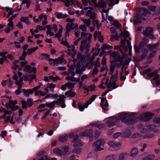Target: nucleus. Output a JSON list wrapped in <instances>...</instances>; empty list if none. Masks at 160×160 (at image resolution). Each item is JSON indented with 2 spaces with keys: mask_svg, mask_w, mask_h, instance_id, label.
Here are the masks:
<instances>
[{
  "mask_svg": "<svg viewBox=\"0 0 160 160\" xmlns=\"http://www.w3.org/2000/svg\"><path fill=\"white\" fill-rule=\"evenodd\" d=\"M121 44L119 45H115L114 49L120 51L122 54V57L120 56L119 54L117 52H114L110 54V56L112 57L115 60L120 62L121 64L128 65L130 62L131 58L128 57V55L125 54V52L127 51V49L124 41L122 40L121 41Z\"/></svg>",
  "mask_w": 160,
  "mask_h": 160,
  "instance_id": "f257e3e1",
  "label": "nucleus"
},
{
  "mask_svg": "<svg viewBox=\"0 0 160 160\" xmlns=\"http://www.w3.org/2000/svg\"><path fill=\"white\" fill-rule=\"evenodd\" d=\"M92 37V34L89 33L87 38L82 41L80 46V49L81 51H83L84 49L86 50L87 52L88 51L90 47V43Z\"/></svg>",
  "mask_w": 160,
  "mask_h": 160,
  "instance_id": "f03ea898",
  "label": "nucleus"
},
{
  "mask_svg": "<svg viewBox=\"0 0 160 160\" xmlns=\"http://www.w3.org/2000/svg\"><path fill=\"white\" fill-rule=\"evenodd\" d=\"M118 71L116 70V73L113 75L112 76L108 84V80L107 79L105 82V84L108 88H111L112 89H114L118 87H115L116 82L118 78Z\"/></svg>",
  "mask_w": 160,
  "mask_h": 160,
  "instance_id": "7ed1b4c3",
  "label": "nucleus"
},
{
  "mask_svg": "<svg viewBox=\"0 0 160 160\" xmlns=\"http://www.w3.org/2000/svg\"><path fill=\"white\" fill-rule=\"evenodd\" d=\"M105 143V142L104 140L100 138L93 143L92 146L94 148V150L95 151H100L103 150V149L102 147L104 145Z\"/></svg>",
  "mask_w": 160,
  "mask_h": 160,
  "instance_id": "20e7f679",
  "label": "nucleus"
},
{
  "mask_svg": "<svg viewBox=\"0 0 160 160\" xmlns=\"http://www.w3.org/2000/svg\"><path fill=\"white\" fill-rule=\"evenodd\" d=\"M155 128L156 126L154 125H151L143 127L142 125L140 124L138 126V128L139 132L142 133H146L148 131L150 130H152Z\"/></svg>",
  "mask_w": 160,
  "mask_h": 160,
  "instance_id": "39448f33",
  "label": "nucleus"
},
{
  "mask_svg": "<svg viewBox=\"0 0 160 160\" xmlns=\"http://www.w3.org/2000/svg\"><path fill=\"white\" fill-rule=\"evenodd\" d=\"M96 96L95 95H93L90 98L89 100L87 101L84 104L82 105L79 104L78 105V108L80 111H82L85 108H87L88 106L91 104L95 99Z\"/></svg>",
  "mask_w": 160,
  "mask_h": 160,
  "instance_id": "423d86ee",
  "label": "nucleus"
},
{
  "mask_svg": "<svg viewBox=\"0 0 160 160\" xmlns=\"http://www.w3.org/2000/svg\"><path fill=\"white\" fill-rule=\"evenodd\" d=\"M82 55L81 53H79L78 54L77 56V59L78 60H80V61L78 62L76 66V73L77 74H79L80 75H81L82 73V71L81 69V66L82 65V63L81 61H82Z\"/></svg>",
  "mask_w": 160,
  "mask_h": 160,
  "instance_id": "0eeeda50",
  "label": "nucleus"
},
{
  "mask_svg": "<svg viewBox=\"0 0 160 160\" xmlns=\"http://www.w3.org/2000/svg\"><path fill=\"white\" fill-rule=\"evenodd\" d=\"M153 29L151 27H147L143 30L142 34L145 36L148 37L149 38L154 39L155 38L154 36L152 35L153 33Z\"/></svg>",
  "mask_w": 160,
  "mask_h": 160,
  "instance_id": "6e6552de",
  "label": "nucleus"
},
{
  "mask_svg": "<svg viewBox=\"0 0 160 160\" xmlns=\"http://www.w3.org/2000/svg\"><path fill=\"white\" fill-rule=\"evenodd\" d=\"M17 103L16 100L12 101L10 100L9 103H6V106L8 108H10L12 111H16L19 108L18 106H16Z\"/></svg>",
  "mask_w": 160,
  "mask_h": 160,
  "instance_id": "1a4fd4ad",
  "label": "nucleus"
},
{
  "mask_svg": "<svg viewBox=\"0 0 160 160\" xmlns=\"http://www.w3.org/2000/svg\"><path fill=\"white\" fill-rule=\"evenodd\" d=\"M119 120L116 117H111L107 119L106 124L108 127H111L114 126Z\"/></svg>",
  "mask_w": 160,
  "mask_h": 160,
  "instance_id": "9d476101",
  "label": "nucleus"
},
{
  "mask_svg": "<svg viewBox=\"0 0 160 160\" xmlns=\"http://www.w3.org/2000/svg\"><path fill=\"white\" fill-rule=\"evenodd\" d=\"M152 113L147 112L141 115L139 118L140 119L143 121H146L151 119L153 116Z\"/></svg>",
  "mask_w": 160,
  "mask_h": 160,
  "instance_id": "9b49d317",
  "label": "nucleus"
},
{
  "mask_svg": "<svg viewBox=\"0 0 160 160\" xmlns=\"http://www.w3.org/2000/svg\"><path fill=\"white\" fill-rule=\"evenodd\" d=\"M93 3L96 8H104L106 4L105 0H99L98 4L97 3L96 1H94Z\"/></svg>",
  "mask_w": 160,
  "mask_h": 160,
  "instance_id": "f8f14e48",
  "label": "nucleus"
},
{
  "mask_svg": "<svg viewBox=\"0 0 160 160\" xmlns=\"http://www.w3.org/2000/svg\"><path fill=\"white\" fill-rule=\"evenodd\" d=\"M118 118L122 122H126L129 118V116L128 114L122 112L118 115Z\"/></svg>",
  "mask_w": 160,
  "mask_h": 160,
  "instance_id": "ddd939ff",
  "label": "nucleus"
},
{
  "mask_svg": "<svg viewBox=\"0 0 160 160\" xmlns=\"http://www.w3.org/2000/svg\"><path fill=\"white\" fill-rule=\"evenodd\" d=\"M65 97L64 95H60L59 98L57 100L58 101V103H57L58 105H61V106L62 108H64L65 107L66 105L64 103V99Z\"/></svg>",
  "mask_w": 160,
  "mask_h": 160,
  "instance_id": "4468645a",
  "label": "nucleus"
},
{
  "mask_svg": "<svg viewBox=\"0 0 160 160\" xmlns=\"http://www.w3.org/2000/svg\"><path fill=\"white\" fill-rule=\"evenodd\" d=\"M75 84L71 82L66 83L64 85H62L61 87V89L62 90H65L67 88H68L69 90H72V89L74 88Z\"/></svg>",
  "mask_w": 160,
  "mask_h": 160,
  "instance_id": "2eb2a0df",
  "label": "nucleus"
},
{
  "mask_svg": "<svg viewBox=\"0 0 160 160\" xmlns=\"http://www.w3.org/2000/svg\"><path fill=\"white\" fill-rule=\"evenodd\" d=\"M56 85L52 83H48L47 85V86L44 89L45 92L47 93L49 91L51 92H53L54 89L55 88Z\"/></svg>",
  "mask_w": 160,
  "mask_h": 160,
  "instance_id": "dca6fc26",
  "label": "nucleus"
},
{
  "mask_svg": "<svg viewBox=\"0 0 160 160\" xmlns=\"http://www.w3.org/2000/svg\"><path fill=\"white\" fill-rule=\"evenodd\" d=\"M100 106L104 110H106L107 109V108L108 106V102L105 98H101Z\"/></svg>",
  "mask_w": 160,
  "mask_h": 160,
  "instance_id": "f3484780",
  "label": "nucleus"
},
{
  "mask_svg": "<svg viewBox=\"0 0 160 160\" xmlns=\"http://www.w3.org/2000/svg\"><path fill=\"white\" fill-rule=\"evenodd\" d=\"M24 71L28 73H35L36 72V69L35 67L31 68L30 65H27L25 67Z\"/></svg>",
  "mask_w": 160,
  "mask_h": 160,
  "instance_id": "a211bd4d",
  "label": "nucleus"
},
{
  "mask_svg": "<svg viewBox=\"0 0 160 160\" xmlns=\"http://www.w3.org/2000/svg\"><path fill=\"white\" fill-rule=\"evenodd\" d=\"M64 55H62L61 57H59L58 58L56 59V65L60 64H65L66 63V61L64 58Z\"/></svg>",
  "mask_w": 160,
  "mask_h": 160,
  "instance_id": "6ab92c4d",
  "label": "nucleus"
},
{
  "mask_svg": "<svg viewBox=\"0 0 160 160\" xmlns=\"http://www.w3.org/2000/svg\"><path fill=\"white\" fill-rule=\"evenodd\" d=\"M98 37L99 40L101 42H103V37L102 33L98 31L95 32L94 34V38L95 40L97 39V37Z\"/></svg>",
  "mask_w": 160,
  "mask_h": 160,
  "instance_id": "aec40b11",
  "label": "nucleus"
},
{
  "mask_svg": "<svg viewBox=\"0 0 160 160\" xmlns=\"http://www.w3.org/2000/svg\"><path fill=\"white\" fill-rule=\"evenodd\" d=\"M38 19H39V21H41L43 19H44L42 22V23L43 25H46L47 24V17L46 15H44L43 14H42L39 16Z\"/></svg>",
  "mask_w": 160,
  "mask_h": 160,
  "instance_id": "412c9836",
  "label": "nucleus"
},
{
  "mask_svg": "<svg viewBox=\"0 0 160 160\" xmlns=\"http://www.w3.org/2000/svg\"><path fill=\"white\" fill-rule=\"evenodd\" d=\"M138 149L136 147L132 148L130 153V155L131 157H134L138 154Z\"/></svg>",
  "mask_w": 160,
  "mask_h": 160,
  "instance_id": "4be33fe9",
  "label": "nucleus"
},
{
  "mask_svg": "<svg viewBox=\"0 0 160 160\" xmlns=\"http://www.w3.org/2000/svg\"><path fill=\"white\" fill-rule=\"evenodd\" d=\"M0 112H4V114L1 117V118H5L6 116H7V115H10L12 113L11 111H8L5 109L2 108V107H1V108H0Z\"/></svg>",
  "mask_w": 160,
  "mask_h": 160,
  "instance_id": "5701e85b",
  "label": "nucleus"
},
{
  "mask_svg": "<svg viewBox=\"0 0 160 160\" xmlns=\"http://www.w3.org/2000/svg\"><path fill=\"white\" fill-rule=\"evenodd\" d=\"M92 9H88L86 14V16L89 17L90 18L94 19L95 18V13L92 12Z\"/></svg>",
  "mask_w": 160,
  "mask_h": 160,
  "instance_id": "b1692460",
  "label": "nucleus"
},
{
  "mask_svg": "<svg viewBox=\"0 0 160 160\" xmlns=\"http://www.w3.org/2000/svg\"><path fill=\"white\" fill-rule=\"evenodd\" d=\"M58 102L57 100H55L50 102H46V105L48 108L51 109L54 107L55 104H57V103H58Z\"/></svg>",
  "mask_w": 160,
  "mask_h": 160,
  "instance_id": "393cba45",
  "label": "nucleus"
},
{
  "mask_svg": "<svg viewBox=\"0 0 160 160\" xmlns=\"http://www.w3.org/2000/svg\"><path fill=\"white\" fill-rule=\"evenodd\" d=\"M22 91L24 93V95L26 97H29L30 94H32L34 92L32 88L27 90L24 89H22Z\"/></svg>",
  "mask_w": 160,
  "mask_h": 160,
  "instance_id": "a878e982",
  "label": "nucleus"
},
{
  "mask_svg": "<svg viewBox=\"0 0 160 160\" xmlns=\"http://www.w3.org/2000/svg\"><path fill=\"white\" fill-rule=\"evenodd\" d=\"M5 117L6 118H5V121L6 122H9L12 124H14L15 123V122L13 120L14 118V116L10 118L9 115H7V116H6Z\"/></svg>",
  "mask_w": 160,
  "mask_h": 160,
  "instance_id": "bb28decb",
  "label": "nucleus"
},
{
  "mask_svg": "<svg viewBox=\"0 0 160 160\" xmlns=\"http://www.w3.org/2000/svg\"><path fill=\"white\" fill-rule=\"evenodd\" d=\"M66 28L67 31L66 32V33L67 34L68 33V32L70 30L73 29L75 28L74 24L73 23H68L67 24Z\"/></svg>",
  "mask_w": 160,
  "mask_h": 160,
  "instance_id": "cd10ccee",
  "label": "nucleus"
},
{
  "mask_svg": "<svg viewBox=\"0 0 160 160\" xmlns=\"http://www.w3.org/2000/svg\"><path fill=\"white\" fill-rule=\"evenodd\" d=\"M6 9L7 10V12H8L7 18H8L11 15H12L15 12L14 10H12V9L9 7H6Z\"/></svg>",
  "mask_w": 160,
  "mask_h": 160,
  "instance_id": "c85d7f7f",
  "label": "nucleus"
},
{
  "mask_svg": "<svg viewBox=\"0 0 160 160\" xmlns=\"http://www.w3.org/2000/svg\"><path fill=\"white\" fill-rule=\"evenodd\" d=\"M23 78L22 77H20L18 80H17L16 82V84L18 86V88H21L23 85L22 81Z\"/></svg>",
  "mask_w": 160,
  "mask_h": 160,
  "instance_id": "c756f323",
  "label": "nucleus"
},
{
  "mask_svg": "<svg viewBox=\"0 0 160 160\" xmlns=\"http://www.w3.org/2000/svg\"><path fill=\"white\" fill-rule=\"evenodd\" d=\"M53 151L54 153L57 155L62 156L63 154V153L62 151L58 148L54 149Z\"/></svg>",
  "mask_w": 160,
  "mask_h": 160,
  "instance_id": "7c9ffc66",
  "label": "nucleus"
},
{
  "mask_svg": "<svg viewBox=\"0 0 160 160\" xmlns=\"http://www.w3.org/2000/svg\"><path fill=\"white\" fill-rule=\"evenodd\" d=\"M128 153L126 152H122L118 156V160H125L127 157Z\"/></svg>",
  "mask_w": 160,
  "mask_h": 160,
  "instance_id": "2f4dec72",
  "label": "nucleus"
},
{
  "mask_svg": "<svg viewBox=\"0 0 160 160\" xmlns=\"http://www.w3.org/2000/svg\"><path fill=\"white\" fill-rule=\"evenodd\" d=\"M117 157L115 155L111 154L106 156L105 158V160H116Z\"/></svg>",
  "mask_w": 160,
  "mask_h": 160,
  "instance_id": "473e14b6",
  "label": "nucleus"
},
{
  "mask_svg": "<svg viewBox=\"0 0 160 160\" xmlns=\"http://www.w3.org/2000/svg\"><path fill=\"white\" fill-rule=\"evenodd\" d=\"M47 94L46 92H43L41 90L36 91L34 95L35 96H43Z\"/></svg>",
  "mask_w": 160,
  "mask_h": 160,
  "instance_id": "72a5a7b5",
  "label": "nucleus"
},
{
  "mask_svg": "<svg viewBox=\"0 0 160 160\" xmlns=\"http://www.w3.org/2000/svg\"><path fill=\"white\" fill-rule=\"evenodd\" d=\"M50 56L46 53H42L39 57V58L41 60L45 59L48 60L49 59Z\"/></svg>",
  "mask_w": 160,
  "mask_h": 160,
  "instance_id": "f704fd0d",
  "label": "nucleus"
},
{
  "mask_svg": "<svg viewBox=\"0 0 160 160\" xmlns=\"http://www.w3.org/2000/svg\"><path fill=\"white\" fill-rule=\"evenodd\" d=\"M65 95L67 97H72L75 96V93L74 92H72V90H69V91H67L65 92Z\"/></svg>",
  "mask_w": 160,
  "mask_h": 160,
  "instance_id": "c9c22d12",
  "label": "nucleus"
},
{
  "mask_svg": "<svg viewBox=\"0 0 160 160\" xmlns=\"http://www.w3.org/2000/svg\"><path fill=\"white\" fill-rule=\"evenodd\" d=\"M80 19L81 20L83 21L84 23L85 24L87 25V26L88 27H89L91 24V22L89 19H85L82 18H80Z\"/></svg>",
  "mask_w": 160,
  "mask_h": 160,
  "instance_id": "e433bc0d",
  "label": "nucleus"
},
{
  "mask_svg": "<svg viewBox=\"0 0 160 160\" xmlns=\"http://www.w3.org/2000/svg\"><path fill=\"white\" fill-rule=\"evenodd\" d=\"M112 48V47L107 44H104L101 47V49L103 50L111 49Z\"/></svg>",
  "mask_w": 160,
  "mask_h": 160,
  "instance_id": "4c0bfd02",
  "label": "nucleus"
},
{
  "mask_svg": "<svg viewBox=\"0 0 160 160\" xmlns=\"http://www.w3.org/2000/svg\"><path fill=\"white\" fill-rule=\"evenodd\" d=\"M158 46V43H156L154 45L150 44L148 46V48L150 50H152L156 48Z\"/></svg>",
  "mask_w": 160,
  "mask_h": 160,
  "instance_id": "58836bf2",
  "label": "nucleus"
},
{
  "mask_svg": "<svg viewBox=\"0 0 160 160\" xmlns=\"http://www.w3.org/2000/svg\"><path fill=\"white\" fill-rule=\"evenodd\" d=\"M32 3V2L30 0H23L20 6L21 7L22 4H26L27 7L28 8Z\"/></svg>",
  "mask_w": 160,
  "mask_h": 160,
  "instance_id": "ea45409f",
  "label": "nucleus"
},
{
  "mask_svg": "<svg viewBox=\"0 0 160 160\" xmlns=\"http://www.w3.org/2000/svg\"><path fill=\"white\" fill-rule=\"evenodd\" d=\"M21 22H24L25 23L28 25L30 24V22L29 21L28 17H22L20 18Z\"/></svg>",
  "mask_w": 160,
  "mask_h": 160,
  "instance_id": "a19ab883",
  "label": "nucleus"
},
{
  "mask_svg": "<svg viewBox=\"0 0 160 160\" xmlns=\"http://www.w3.org/2000/svg\"><path fill=\"white\" fill-rule=\"evenodd\" d=\"M110 25H113L117 28H119L121 26V24L117 21H114L112 23H110Z\"/></svg>",
  "mask_w": 160,
  "mask_h": 160,
  "instance_id": "79ce46f5",
  "label": "nucleus"
},
{
  "mask_svg": "<svg viewBox=\"0 0 160 160\" xmlns=\"http://www.w3.org/2000/svg\"><path fill=\"white\" fill-rule=\"evenodd\" d=\"M68 137V136L67 135L60 136L59 138V140L61 142H64L67 140Z\"/></svg>",
  "mask_w": 160,
  "mask_h": 160,
  "instance_id": "37998d69",
  "label": "nucleus"
},
{
  "mask_svg": "<svg viewBox=\"0 0 160 160\" xmlns=\"http://www.w3.org/2000/svg\"><path fill=\"white\" fill-rule=\"evenodd\" d=\"M68 48V51L69 52V53H70V52L72 51V52L75 53V46L74 45H72L71 46H69L67 47Z\"/></svg>",
  "mask_w": 160,
  "mask_h": 160,
  "instance_id": "c03bdc74",
  "label": "nucleus"
},
{
  "mask_svg": "<svg viewBox=\"0 0 160 160\" xmlns=\"http://www.w3.org/2000/svg\"><path fill=\"white\" fill-rule=\"evenodd\" d=\"M56 17L58 18H65L66 17L68 16V15L66 14L63 15L61 13H56Z\"/></svg>",
  "mask_w": 160,
  "mask_h": 160,
  "instance_id": "a18cd8bd",
  "label": "nucleus"
},
{
  "mask_svg": "<svg viewBox=\"0 0 160 160\" xmlns=\"http://www.w3.org/2000/svg\"><path fill=\"white\" fill-rule=\"evenodd\" d=\"M131 134V133L129 130L125 132L123 135V138H127L129 137Z\"/></svg>",
  "mask_w": 160,
  "mask_h": 160,
  "instance_id": "49530a36",
  "label": "nucleus"
},
{
  "mask_svg": "<svg viewBox=\"0 0 160 160\" xmlns=\"http://www.w3.org/2000/svg\"><path fill=\"white\" fill-rule=\"evenodd\" d=\"M155 158V156L153 155H148L143 158V160H153Z\"/></svg>",
  "mask_w": 160,
  "mask_h": 160,
  "instance_id": "de8ad7c7",
  "label": "nucleus"
},
{
  "mask_svg": "<svg viewBox=\"0 0 160 160\" xmlns=\"http://www.w3.org/2000/svg\"><path fill=\"white\" fill-rule=\"evenodd\" d=\"M95 89V86L94 85H91L89 86L86 89L87 91H94Z\"/></svg>",
  "mask_w": 160,
  "mask_h": 160,
  "instance_id": "09e8293b",
  "label": "nucleus"
},
{
  "mask_svg": "<svg viewBox=\"0 0 160 160\" xmlns=\"http://www.w3.org/2000/svg\"><path fill=\"white\" fill-rule=\"evenodd\" d=\"M123 39H122V40L124 41L125 42L126 39H125V38H128L129 36V32L127 31H124L123 33Z\"/></svg>",
  "mask_w": 160,
  "mask_h": 160,
  "instance_id": "8fccbe9b",
  "label": "nucleus"
},
{
  "mask_svg": "<svg viewBox=\"0 0 160 160\" xmlns=\"http://www.w3.org/2000/svg\"><path fill=\"white\" fill-rule=\"evenodd\" d=\"M49 77L50 79L52 80L53 82H55L57 80H60L59 78L56 75L55 76V77L52 76V75H50Z\"/></svg>",
  "mask_w": 160,
  "mask_h": 160,
  "instance_id": "3c124183",
  "label": "nucleus"
},
{
  "mask_svg": "<svg viewBox=\"0 0 160 160\" xmlns=\"http://www.w3.org/2000/svg\"><path fill=\"white\" fill-rule=\"evenodd\" d=\"M74 66H71L69 70V73L72 76H74L75 74V73L73 72L74 70Z\"/></svg>",
  "mask_w": 160,
  "mask_h": 160,
  "instance_id": "603ef678",
  "label": "nucleus"
},
{
  "mask_svg": "<svg viewBox=\"0 0 160 160\" xmlns=\"http://www.w3.org/2000/svg\"><path fill=\"white\" fill-rule=\"evenodd\" d=\"M49 63L52 66L56 65V59H53L52 58H49L48 59Z\"/></svg>",
  "mask_w": 160,
  "mask_h": 160,
  "instance_id": "864d4df0",
  "label": "nucleus"
},
{
  "mask_svg": "<svg viewBox=\"0 0 160 160\" xmlns=\"http://www.w3.org/2000/svg\"><path fill=\"white\" fill-rule=\"evenodd\" d=\"M160 14V7H156L155 11L153 15H158Z\"/></svg>",
  "mask_w": 160,
  "mask_h": 160,
  "instance_id": "5fc2aeb1",
  "label": "nucleus"
},
{
  "mask_svg": "<svg viewBox=\"0 0 160 160\" xmlns=\"http://www.w3.org/2000/svg\"><path fill=\"white\" fill-rule=\"evenodd\" d=\"M122 71L120 72V80L121 81H122L123 80H125L126 79V78L125 75H124L123 73V68L122 67Z\"/></svg>",
  "mask_w": 160,
  "mask_h": 160,
  "instance_id": "6e6d98bb",
  "label": "nucleus"
},
{
  "mask_svg": "<svg viewBox=\"0 0 160 160\" xmlns=\"http://www.w3.org/2000/svg\"><path fill=\"white\" fill-rule=\"evenodd\" d=\"M38 47L37 46V47H35L32 48H31L28 49V51H27V52H28V54H32V52H30V51H30V50H32V52H34L37 49H38Z\"/></svg>",
  "mask_w": 160,
  "mask_h": 160,
  "instance_id": "4d7b16f0",
  "label": "nucleus"
},
{
  "mask_svg": "<svg viewBox=\"0 0 160 160\" xmlns=\"http://www.w3.org/2000/svg\"><path fill=\"white\" fill-rule=\"evenodd\" d=\"M158 72V71L157 70H155L153 72H152L151 73H148V76L149 77H152L154 76H155L156 74Z\"/></svg>",
  "mask_w": 160,
  "mask_h": 160,
  "instance_id": "13d9d810",
  "label": "nucleus"
},
{
  "mask_svg": "<svg viewBox=\"0 0 160 160\" xmlns=\"http://www.w3.org/2000/svg\"><path fill=\"white\" fill-rule=\"evenodd\" d=\"M115 67L114 65H112L110 66V72L109 73V74L111 75L113 74V72L114 70V69H115Z\"/></svg>",
  "mask_w": 160,
  "mask_h": 160,
  "instance_id": "bf43d9fd",
  "label": "nucleus"
},
{
  "mask_svg": "<svg viewBox=\"0 0 160 160\" xmlns=\"http://www.w3.org/2000/svg\"><path fill=\"white\" fill-rule=\"evenodd\" d=\"M122 146L121 142H116L114 145V148H120Z\"/></svg>",
  "mask_w": 160,
  "mask_h": 160,
  "instance_id": "052dcab7",
  "label": "nucleus"
},
{
  "mask_svg": "<svg viewBox=\"0 0 160 160\" xmlns=\"http://www.w3.org/2000/svg\"><path fill=\"white\" fill-rule=\"evenodd\" d=\"M141 136V135L140 133H135L133 134L131 136V138L132 139H136L138 137H139Z\"/></svg>",
  "mask_w": 160,
  "mask_h": 160,
  "instance_id": "680f3d73",
  "label": "nucleus"
},
{
  "mask_svg": "<svg viewBox=\"0 0 160 160\" xmlns=\"http://www.w3.org/2000/svg\"><path fill=\"white\" fill-rule=\"evenodd\" d=\"M156 7L154 6L150 5L148 7V8L150 11L152 12L155 11Z\"/></svg>",
  "mask_w": 160,
  "mask_h": 160,
  "instance_id": "e2e57ef3",
  "label": "nucleus"
},
{
  "mask_svg": "<svg viewBox=\"0 0 160 160\" xmlns=\"http://www.w3.org/2000/svg\"><path fill=\"white\" fill-rule=\"evenodd\" d=\"M88 130H86L83 133H81L80 134V136L82 138L83 137L87 136L88 134Z\"/></svg>",
  "mask_w": 160,
  "mask_h": 160,
  "instance_id": "0e129e2a",
  "label": "nucleus"
},
{
  "mask_svg": "<svg viewBox=\"0 0 160 160\" xmlns=\"http://www.w3.org/2000/svg\"><path fill=\"white\" fill-rule=\"evenodd\" d=\"M118 35L117 34H115V35H113L111 36L110 40L112 41L118 40Z\"/></svg>",
  "mask_w": 160,
  "mask_h": 160,
  "instance_id": "69168bd1",
  "label": "nucleus"
},
{
  "mask_svg": "<svg viewBox=\"0 0 160 160\" xmlns=\"http://www.w3.org/2000/svg\"><path fill=\"white\" fill-rule=\"evenodd\" d=\"M70 160H78V155H72L69 158Z\"/></svg>",
  "mask_w": 160,
  "mask_h": 160,
  "instance_id": "338daca9",
  "label": "nucleus"
},
{
  "mask_svg": "<svg viewBox=\"0 0 160 160\" xmlns=\"http://www.w3.org/2000/svg\"><path fill=\"white\" fill-rule=\"evenodd\" d=\"M153 122L156 123L160 124V117L155 118L153 119Z\"/></svg>",
  "mask_w": 160,
  "mask_h": 160,
  "instance_id": "774afa93",
  "label": "nucleus"
}]
</instances>
